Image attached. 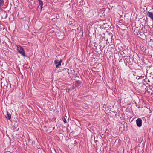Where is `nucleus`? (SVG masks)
I'll return each instance as SVG.
<instances>
[{"instance_id": "f257e3e1", "label": "nucleus", "mask_w": 153, "mask_h": 153, "mask_svg": "<svg viewBox=\"0 0 153 153\" xmlns=\"http://www.w3.org/2000/svg\"><path fill=\"white\" fill-rule=\"evenodd\" d=\"M17 47V50L18 52L23 56H25V53L23 48L19 45H16Z\"/></svg>"}, {"instance_id": "f03ea898", "label": "nucleus", "mask_w": 153, "mask_h": 153, "mask_svg": "<svg viewBox=\"0 0 153 153\" xmlns=\"http://www.w3.org/2000/svg\"><path fill=\"white\" fill-rule=\"evenodd\" d=\"M82 83L79 80H77L75 81L74 84L72 87V89L74 90L76 88L79 86H81L82 85Z\"/></svg>"}, {"instance_id": "7ed1b4c3", "label": "nucleus", "mask_w": 153, "mask_h": 153, "mask_svg": "<svg viewBox=\"0 0 153 153\" xmlns=\"http://www.w3.org/2000/svg\"><path fill=\"white\" fill-rule=\"evenodd\" d=\"M136 124L137 126L139 127L142 126V121L140 118H138L136 120Z\"/></svg>"}, {"instance_id": "20e7f679", "label": "nucleus", "mask_w": 153, "mask_h": 153, "mask_svg": "<svg viewBox=\"0 0 153 153\" xmlns=\"http://www.w3.org/2000/svg\"><path fill=\"white\" fill-rule=\"evenodd\" d=\"M62 60L61 59V60L59 61L58 62V60H55L54 61V63L56 65V68H58L59 66H60L61 65V63L62 62Z\"/></svg>"}, {"instance_id": "39448f33", "label": "nucleus", "mask_w": 153, "mask_h": 153, "mask_svg": "<svg viewBox=\"0 0 153 153\" xmlns=\"http://www.w3.org/2000/svg\"><path fill=\"white\" fill-rule=\"evenodd\" d=\"M147 15L150 18V19L153 21V13L149 11L147 12Z\"/></svg>"}, {"instance_id": "423d86ee", "label": "nucleus", "mask_w": 153, "mask_h": 153, "mask_svg": "<svg viewBox=\"0 0 153 153\" xmlns=\"http://www.w3.org/2000/svg\"><path fill=\"white\" fill-rule=\"evenodd\" d=\"M11 115L8 111H7V114L5 116L6 118L9 120H10L11 119Z\"/></svg>"}, {"instance_id": "0eeeda50", "label": "nucleus", "mask_w": 153, "mask_h": 153, "mask_svg": "<svg viewBox=\"0 0 153 153\" xmlns=\"http://www.w3.org/2000/svg\"><path fill=\"white\" fill-rule=\"evenodd\" d=\"M37 2H39V5L40 6L41 9L43 8L42 6L43 5V3L42 0H38Z\"/></svg>"}, {"instance_id": "6e6552de", "label": "nucleus", "mask_w": 153, "mask_h": 153, "mask_svg": "<svg viewBox=\"0 0 153 153\" xmlns=\"http://www.w3.org/2000/svg\"><path fill=\"white\" fill-rule=\"evenodd\" d=\"M8 84L7 82H6L5 84H4L3 86V88L4 89H7V85Z\"/></svg>"}, {"instance_id": "1a4fd4ad", "label": "nucleus", "mask_w": 153, "mask_h": 153, "mask_svg": "<svg viewBox=\"0 0 153 153\" xmlns=\"http://www.w3.org/2000/svg\"><path fill=\"white\" fill-rule=\"evenodd\" d=\"M4 4V1L3 0H0V7L2 6Z\"/></svg>"}, {"instance_id": "9d476101", "label": "nucleus", "mask_w": 153, "mask_h": 153, "mask_svg": "<svg viewBox=\"0 0 153 153\" xmlns=\"http://www.w3.org/2000/svg\"><path fill=\"white\" fill-rule=\"evenodd\" d=\"M146 77V76L144 74H142V75L141 76H140V79H142L143 78H144V77Z\"/></svg>"}, {"instance_id": "9b49d317", "label": "nucleus", "mask_w": 153, "mask_h": 153, "mask_svg": "<svg viewBox=\"0 0 153 153\" xmlns=\"http://www.w3.org/2000/svg\"><path fill=\"white\" fill-rule=\"evenodd\" d=\"M62 119H63V122L65 123H66L67 122L66 120V118H65V117H63Z\"/></svg>"}, {"instance_id": "f8f14e48", "label": "nucleus", "mask_w": 153, "mask_h": 153, "mask_svg": "<svg viewBox=\"0 0 153 153\" xmlns=\"http://www.w3.org/2000/svg\"><path fill=\"white\" fill-rule=\"evenodd\" d=\"M111 37H112L113 36V35L111 33H109L108 34Z\"/></svg>"}, {"instance_id": "ddd939ff", "label": "nucleus", "mask_w": 153, "mask_h": 153, "mask_svg": "<svg viewBox=\"0 0 153 153\" xmlns=\"http://www.w3.org/2000/svg\"><path fill=\"white\" fill-rule=\"evenodd\" d=\"M120 54L121 55H123L125 54V53L123 52V51H122L121 52H120Z\"/></svg>"}, {"instance_id": "4468645a", "label": "nucleus", "mask_w": 153, "mask_h": 153, "mask_svg": "<svg viewBox=\"0 0 153 153\" xmlns=\"http://www.w3.org/2000/svg\"><path fill=\"white\" fill-rule=\"evenodd\" d=\"M136 79H140V76H137V77H136Z\"/></svg>"}, {"instance_id": "2eb2a0df", "label": "nucleus", "mask_w": 153, "mask_h": 153, "mask_svg": "<svg viewBox=\"0 0 153 153\" xmlns=\"http://www.w3.org/2000/svg\"><path fill=\"white\" fill-rule=\"evenodd\" d=\"M7 153H11V152H7Z\"/></svg>"}, {"instance_id": "dca6fc26", "label": "nucleus", "mask_w": 153, "mask_h": 153, "mask_svg": "<svg viewBox=\"0 0 153 153\" xmlns=\"http://www.w3.org/2000/svg\"><path fill=\"white\" fill-rule=\"evenodd\" d=\"M54 128H55V127H54L53 128V129H54Z\"/></svg>"}]
</instances>
